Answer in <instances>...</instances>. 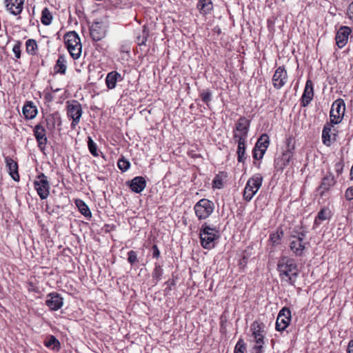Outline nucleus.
Here are the masks:
<instances>
[{
	"label": "nucleus",
	"instance_id": "f257e3e1",
	"mask_svg": "<svg viewBox=\"0 0 353 353\" xmlns=\"http://www.w3.org/2000/svg\"><path fill=\"white\" fill-rule=\"evenodd\" d=\"M277 270L282 281L294 285L299 271L293 259L288 256L280 258L277 263Z\"/></svg>",
	"mask_w": 353,
	"mask_h": 353
},
{
	"label": "nucleus",
	"instance_id": "f03ea898",
	"mask_svg": "<svg viewBox=\"0 0 353 353\" xmlns=\"http://www.w3.org/2000/svg\"><path fill=\"white\" fill-rule=\"evenodd\" d=\"M64 41L70 56L74 59H78L81 54L82 45L77 33L74 31L66 33Z\"/></svg>",
	"mask_w": 353,
	"mask_h": 353
},
{
	"label": "nucleus",
	"instance_id": "7ed1b4c3",
	"mask_svg": "<svg viewBox=\"0 0 353 353\" xmlns=\"http://www.w3.org/2000/svg\"><path fill=\"white\" fill-rule=\"evenodd\" d=\"M263 176L261 174H256L249 179L243 192L244 199L250 201L261 188Z\"/></svg>",
	"mask_w": 353,
	"mask_h": 353
},
{
	"label": "nucleus",
	"instance_id": "20e7f679",
	"mask_svg": "<svg viewBox=\"0 0 353 353\" xmlns=\"http://www.w3.org/2000/svg\"><path fill=\"white\" fill-rule=\"evenodd\" d=\"M214 209L213 202L206 199L199 200L194 208L196 216L199 220L207 219L213 212Z\"/></svg>",
	"mask_w": 353,
	"mask_h": 353
},
{
	"label": "nucleus",
	"instance_id": "39448f33",
	"mask_svg": "<svg viewBox=\"0 0 353 353\" xmlns=\"http://www.w3.org/2000/svg\"><path fill=\"white\" fill-rule=\"evenodd\" d=\"M83 114L81 105L79 101L72 100L67 101V115L72 119L71 128L74 129L75 126L79 123Z\"/></svg>",
	"mask_w": 353,
	"mask_h": 353
},
{
	"label": "nucleus",
	"instance_id": "423d86ee",
	"mask_svg": "<svg viewBox=\"0 0 353 353\" xmlns=\"http://www.w3.org/2000/svg\"><path fill=\"white\" fill-rule=\"evenodd\" d=\"M34 187L41 199H46L50 194V183L48 177L43 174L41 173L34 181Z\"/></svg>",
	"mask_w": 353,
	"mask_h": 353
},
{
	"label": "nucleus",
	"instance_id": "0eeeda50",
	"mask_svg": "<svg viewBox=\"0 0 353 353\" xmlns=\"http://www.w3.org/2000/svg\"><path fill=\"white\" fill-rule=\"evenodd\" d=\"M304 238L305 234L303 232H300L297 235H292L290 238V248L296 256H301L303 254V251L307 243Z\"/></svg>",
	"mask_w": 353,
	"mask_h": 353
},
{
	"label": "nucleus",
	"instance_id": "6e6552de",
	"mask_svg": "<svg viewBox=\"0 0 353 353\" xmlns=\"http://www.w3.org/2000/svg\"><path fill=\"white\" fill-rule=\"evenodd\" d=\"M345 110V103L342 99L336 100L332 105L330 117L332 124H338L341 121L344 116Z\"/></svg>",
	"mask_w": 353,
	"mask_h": 353
},
{
	"label": "nucleus",
	"instance_id": "1a4fd4ad",
	"mask_svg": "<svg viewBox=\"0 0 353 353\" xmlns=\"http://www.w3.org/2000/svg\"><path fill=\"white\" fill-rule=\"evenodd\" d=\"M294 145L288 143L286 150L282 155L274 160L275 168L278 170H283L286 167L294 156Z\"/></svg>",
	"mask_w": 353,
	"mask_h": 353
},
{
	"label": "nucleus",
	"instance_id": "9d476101",
	"mask_svg": "<svg viewBox=\"0 0 353 353\" xmlns=\"http://www.w3.org/2000/svg\"><path fill=\"white\" fill-rule=\"evenodd\" d=\"M291 318L290 310L288 307L282 308L277 316L276 330L279 332L285 330L289 325Z\"/></svg>",
	"mask_w": 353,
	"mask_h": 353
},
{
	"label": "nucleus",
	"instance_id": "9b49d317",
	"mask_svg": "<svg viewBox=\"0 0 353 353\" xmlns=\"http://www.w3.org/2000/svg\"><path fill=\"white\" fill-rule=\"evenodd\" d=\"M33 132L35 139L38 143L39 148L41 150H43L48 142L44 123L43 122H40L37 124L34 128Z\"/></svg>",
	"mask_w": 353,
	"mask_h": 353
},
{
	"label": "nucleus",
	"instance_id": "f8f14e48",
	"mask_svg": "<svg viewBox=\"0 0 353 353\" xmlns=\"http://www.w3.org/2000/svg\"><path fill=\"white\" fill-rule=\"evenodd\" d=\"M105 25L103 21H95L90 27V34L93 41L101 40L105 35Z\"/></svg>",
	"mask_w": 353,
	"mask_h": 353
},
{
	"label": "nucleus",
	"instance_id": "ddd939ff",
	"mask_svg": "<svg viewBox=\"0 0 353 353\" xmlns=\"http://www.w3.org/2000/svg\"><path fill=\"white\" fill-rule=\"evenodd\" d=\"M212 231V228L205 225L203 226L200 232V238L202 246L205 249H211L214 247L215 244L218 243V240L213 239L212 237H209V234Z\"/></svg>",
	"mask_w": 353,
	"mask_h": 353
},
{
	"label": "nucleus",
	"instance_id": "4468645a",
	"mask_svg": "<svg viewBox=\"0 0 353 353\" xmlns=\"http://www.w3.org/2000/svg\"><path fill=\"white\" fill-rule=\"evenodd\" d=\"M288 81V74L284 67H279L273 77L272 83L276 89H281Z\"/></svg>",
	"mask_w": 353,
	"mask_h": 353
},
{
	"label": "nucleus",
	"instance_id": "2eb2a0df",
	"mask_svg": "<svg viewBox=\"0 0 353 353\" xmlns=\"http://www.w3.org/2000/svg\"><path fill=\"white\" fill-rule=\"evenodd\" d=\"M46 305L50 310L57 311L63 305V299L57 292H52L47 295Z\"/></svg>",
	"mask_w": 353,
	"mask_h": 353
},
{
	"label": "nucleus",
	"instance_id": "dca6fc26",
	"mask_svg": "<svg viewBox=\"0 0 353 353\" xmlns=\"http://www.w3.org/2000/svg\"><path fill=\"white\" fill-rule=\"evenodd\" d=\"M6 10L12 15H19L23 10L24 0H3Z\"/></svg>",
	"mask_w": 353,
	"mask_h": 353
},
{
	"label": "nucleus",
	"instance_id": "f3484780",
	"mask_svg": "<svg viewBox=\"0 0 353 353\" xmlns=\"http://www.w3.org/2000/svg\"><path fill=\"white\" fill-rule=\"evenodd\" d=\"M252 335L256 344H264V325L254 321L251 325Z\"/></svg>",
	"mask_w": 353,
	"mask_h": 353
},
{
	"label": "nucleus",
	"instance_id": "a211bd4d",
	"mask_svg": "<svg viewBox=\"0 0 353 353\" xmlns=\"http://www.w3.org/2000/svg\"><path fill=\"white\" fill-rule=\"evenodd\" d=\"M351 29L347 26L341 27L336 34V43L339 48H343L348 40V37L351 33Z\"/></svg>",
	"mask_w": 353,
	"mask_h": 353
},
{
	"label": "nucleus",
	"instance_id": "6ab92c4d",
	"mask_svg": "<svg viewBox=\"0 0 353 353\" xmlns=\"http://www.w3.org/2000/svg\"><path fill=\"white\" fill-rule=\"evenodd\" d=\"M314 97V89L312 81L308 79L306 81L305 90L301 97V103L303 106H307L312 100Z\"/></svg>",
	"mask_w": 353,
	"mask_h": 353
},
{
	"label": "nucleus",
	"instance_id": "aec40b11",
	"mask_svg": "<svg viewBox=\"0 0 353 353\" xmlns=\"http://www.w3.org/2000/svg\"><path fill=\"white\" fill-rule=\"evenodd\" d=\"M130 188L135 193H141L146 187V181L143 176H136L128 181Z\"/></svg>",
	"mask_w": 353,
	"mask_h": 353
},
{
	"label": "nucleus",
	"instance_id": "412c9836",
	"mask_svg": "<svg viewBox=\"0 0 353 353\" xmlns=\"http://www.w3.org/2000/svg\"><path fill=\"white\" fill-rule=\"evenodd\" d=\"M6 168L8 170L9 174L15 181L19 180V174L18 172V164L11 157H6L5 158Z\"/></svg>",
	"mask_w": 353,
	"mask_h": 353
},
{
	"label": "nucleus",
	"instance_id": "4be33fe9",
	"mask_svg": "<svg viewBox=\"0 0 353 353\" xmlns=\"http://www.w3.org/2000/svg\"><path fill=\"white\" fill-rule=\"evenodd\" d=\"M122 77L120 73L117 71L109 72L105 78V84L108 89H114L116 87L117 82L121 81Z\"/></svg>",
	"mask_w": 353,
	"mask_h": 353
},
{
	"label": "nucleus",
	"instance_id": "5701e85b",
	"mask_svg": "<svg viewBox=\"0 0 353 353\" xmlns=\"http://www.w3.org/2000/svg\"><path fill=\"white\" fill-rule=\"evenodd\" d=\"M22 112L26 119H32L37 114V109L33 102L27 101L23 107Z\"/></svg>",
	"mask_w": 353,
	"mask_h": 353
},
{
	"label": "nucleus",
	"instance_id": "b1692460",
	"mask_svg": "<svg viewBox=\"0 0 353 353\" xmlns=\"http://www.w3.org/2000/svg\"><path fill=\"white\" fill-rule=\"evenodd\" d=\"M332 127V124H327L324 126L322 132L323 143L327 146H330L335 139V134H331Z\"/></svg>",
	"mask_w": 353,
	"mask_h": 353
},
{
	"label": "nucleus",
	"instance_id": "393cba45",
	"mask_svg": "<svg viewBox=\"0 0 353 353\" xmlns=\"http://www.w3.org/2000/svg\"><path fill=\"white\" fill-rule=\"evenodd\" d=\"M270 139L268 134H263L258 139L254 148L259 150L260 155L264 154L265 151L269 146Z\"/></svg>",
	"mask_w": 353,
	"mask_h": 353
},
{
	"label": "nucleus",
	"instance_id": "a878e982",
	"mask_svg": "<svg viewBox=\"0 0 353 353\" xmlns=\"http://www.w3.org/2000/svg\"><path fill=\"white\" fill-rule=\"evenodd\" d=\"M335 184V179L332 174H329L325 176L319 186V190H321V194H323L325 191L330 190V188Z\"/></svg>",
	"mask_w": 353,
	"mask_h": 353
},
{
	"label": "nucleus",
	"instance_id": "bb28decb",
	"mask_svg": "<svg viewBox=\"0 0 353 353\" xmlns=\"http://www.w3.org/2000/svg\"><path fill=\"white\" fill-rule=\"evenodd\" d=\"M66 59L65 57L63 54L59 55V58L57 61V63L54 67V71L55 73L65 74L67 69L66 65Z\"/></svg>",
	"mask_w": 353,
	"mask_h": 353
},
{
	"label": "nucleus",
	"instance_id": "cd10ccee",
	"mask_svg": "<svg viewBox=\"0 0 353 353\" xmlns=\"http://www.w3.org/2000/svg\"><path fill=\"white\" fill-rule=\"evenodd\" d=\"M57 122L59 123V125H60L61 122V118L57 113L51 114L45 118V123L48 129L50 130H52L54 128Z\"/></svg>",
	"mask_w": 353,
	"mask_h": 353
},
{
	"label": "nucleus",
	"instance_id": "c85d7f7f",
	"mask_svg": "<svg viewBox=\"0 0 353 353\" xmlns=\"http://www.w3.org/2000/svg\"><path fill=\"white\" fill-rule=\"evenodd\" d=\"M197 8L201 14H205L212 9V3L211 0H199Z\"/></svg>",
	"mask_w": 353,
	"mask_h": 353
},
{
	"label": "nucleus",
	"instance_id": "c756f323",
	"mask_svg": "<svg viewBox=\"0 0 353 353\" xmlns=\"http://www.w3.org/2000/svg\"><path fill=\"white\" fill-rule=\"evenodd\" d=\"M75 204L78 208L79 212L85 217L90 218L92 216V213L88 208V206L85 204V203L81 200L77 199L75 201Z\"/></svg>",
	"mask_w": 353,
	"mask_h": 353
},
{
	"label": "nucleus",
	"instance_id": "7c9ffc66",
	"mask_svg": "<svg viewBox=\"0 0 353 353\" xmlns=\"http://www.w3.org/2000/svg\"><path fill=\"white\" fill-rule=\"evenodd\" d=\"M250 121L245 117H241L239 119L236 126V130L243 132V134H248Z\"/></svg>",
	"mask_w": 353,
	"mask_h": 353
},
{
	"label": "nucleus",
	"instance_id": "2f4dec72",
	"mask_svg": "<svg viewBox=\"0 0 353 353\" xmlns=\"http://www.w3.org/2000/svg\"><path fill=\"white\" fill-rule=\"evenodd\" d=\"M330 216V212L327 209H321L314 220V225H319L323 221L328 219Z\"/></svg>",
	"mask_w": 353,
	"mask_h": 353
},
{
	"label": "nucleus",
	"instance_id": "473e14b6",
	"mask_svg": "<svg viewBox=\"0 0 353 353\" xmlns=\"http://www.w3.org/2000/svg\"><path fill=\"white\" fill-rule=\"evenodd\" d=\"M38 46L34 39H29L26 42V50L28 54L34 55L37 54Z\"/></svg>",
	"mask_w": 353,
	"mask_h": 353
},
{
	"label": "nucleus",
	"instance_id": "72a5a7b5",
	"mask_svg": "<svg viewBox=\"0 0 353 353\" xmlns=\"http://www.w3.org/2000/svg\"><path fill=\"white\" fill-rule=\"evenodd\" d=\"M238 143V148H237V155H238V161L244 163L246 159L245 156V142H237Z\"/></svg>",
	"mask_w": 353,
	"mask_h": 353
},
{
	"label": "nucleus",
	"instance_id": "f704fd0d",
	"mask_svg": "<svg viewBox=\"0 0 353 353\" xmlns=\"http://www.w3.org/2000/svg\"><path fill=\"white\" fill-rule=\"evenodd\" d=\"M149 36V31L147 29L146 26H144L143 27V30H141V33L137 37V43L139 46L145 45V43L148 40V37Z\"/></svg>",
	"mask_w": 353,
	"mask_h": 353
},
{
	"label": "nucleus",
	"instance_id": "c9c22d12",
	"mask_svg": "<svg viewBox=\"0 0 353 353\" xmlns=\"http://www.w3.org/2000/svg\"><path fill=\"white\" fill-rule=\"evenodd\" d=\"M52 16L49 10L46 8L42 10L41 21L45 26H48L51 23Z\"/></svg>",
	"mask_w": 353,
	"mask_h": 353
},
{
	"label": "nucleus",
	"instance_id": "e433bc0d",
	"mask_svg": "<svg viewBox=\"0 0 353 353\" xmlns=\"http://www.w3.org/2000/svg\"><path fill=\"white\" fill-rule=\"evenodd\" d=\"M162 275L163 269L161 268V266L159 263H156L154 264V268L152 273V278L156 279L157 281H159V280H161Z\"/></svg>",
	"mask_w": 353,
	"mask_h": 353
},
{
	"label": "nucleus",
	"instance_id": "4c0bfd02",
	"mask_svg": "<svg viewBox=\"0 0 353 353\" xmlns=\"http://www.w3.org/2000/svg\"><path fill=\"white\" fill-rule=\"evenodd\" d=\"M88 146L90 152L94 156V157H99V152L97 150V145L94 142V141L90 137H88Z\"/></svg>",
	"mask_w": 353,
	"mask_h": 353
},
{
	"label": "nucleus",
	"instance_id": "58836bf2",
	"mask_svg": "<svg viewBox=\"0 0 353 353\" xmlns=\"http://www.w3.org/2000/svg\"><path fill=\"white\" fill-rule=\"evenodd\" d=\"M283 232L282 230H277L276 232H274L270 234V239L274 245H277L279 243V241L283 236Z\"/></svg>",
	"mask_w": 353,
	"mask_h": 353
},
{
	"label": "nucleus",
	"instance_id": "ea45409f",
	"mask_svg": "<svg viewBox=\"0 0 353 353\" xmlns=\"http://www.w3.org/2000/svg\"><path fill=\"white\" fill-rule=\"evenodd\" d=\"M117 165L122 172H125L130 168V163L128 161L122 158L119 159L117 162Z\"/></svg>",
	"mask_w": 353,
	"mask_h": 353
},
{
	"label": "nucleus",
	"instance_id": "a19ab883",
	"mask_svg": "<svg viewBox=\"0 0 353 353\" xmlns=\"http://www.w3.org/2000/svg\"><path fill=\"white\" fill-rule=\"evenodd\" d=\"M21 42L20 41H17L13 46L12 52H14L17 59L21 58Z\"/></svg>",
	"mask_w": 353,
	"mask_h": 353
},
{
	"label": "nucleus",
	"instance_id": "79ce46f5",
	"mask_svg": "<svg viewBox=\"0 0 353 353\" xmlns=\"http://www.w3.org/2000/svg\"><path fill=\"white\" fill-rule=\"evenodd\" d=\"M137 252L134 250H130L128 252V261L133 265L134 263L137 262Z\"/></svg>",
	"mask_w": 353,
	"mask_h": 353
},
{
	"label": "nucleus",
	"instance_id": "37998d69",
	"mask_svg": "<svg viewBox=\"0 0 353 353\" xmlns=\"http://www.w3.org/2000/svg\"><path fill=\"white\" fill-rule=\"evenodd\" d=\"M234 139L237 142H245V139L248 137V134H243V132H239V130H236L234 132Z\"/></svg>",
	"mask_w": 353,
	"mask_h": 353
},
{
	"label": "nucleus",
	"instance_id": "c03bdc74",
	"mask_svg": "<svg viewBox=\"0 0 353 353\" xmlns=\"http://www.w3.org/2000/svg\"><path fill=\"white\" fill-rule=\"evenodd\" d=\"M245 350V343L242 339H240L237 342V343L235 346L234 353H244Z\"/></svg>",
	"mask_w": 353,
	"mask_h": 353
},
{
	"label": "nucleus",
	"instance_id": "a18cd8bd",
	"mask_svg": "<svg viewBox=\"0 0 353 353\" xmlns=\"http://www.w3.org/2000/svg\"><path fill=\"white\" fill-rule=\"evenodd\" d=\"M201 99L205 103H208L210 101L211 93L208 91L203 92L201 94Z\"/></svg>",
	"mask_w": 353,
	"mask_h": 353
},
{
	"label": "nucleus",
	"instance_id": "49530a36",
	"mask_svg": "<svg viewBox=\"0 0 353 353\" xmlns=\"http://www.w3.org/2000/svg\"><path fill=\"white\" fill-rule=\"evenodd\" d=\"M52 345H59V341L54 336H51L49 341L46 343L47 347H50Z\"/></svg>",
	"mask_w": 353,
	"mask_h": 353
},
{
	"label": "nucleus",
	"instance_id": "de8ad7c7",
	"mask_svg": "<svg viewBox=\"0 0 353 353\" xmlns=\"http://www.w3.org/2000/svg\"><path fill=\"white\" fill-rule=\"evenodd\" d=\"M345 196L347 200L353 199V186L347 189L345 191Z\"/></svg>",
	"mask_w": 353,
	"mask_h": 353
},
{
	"label": "nucleus",
	"instance_id": "09e8293b",
	"mask_svg": "<svg viewBox=\"0 0 353 353\" xmlns=\"http://www.w3.org/2000/svg\"><path fill=\"white\" fill-rule=\"evenodd\" d=\"M152 256L154 258H159L160 256V251L157 245H152Z\"/></svg>",
	"mask_w": 353,
	"mask_h": 353
},
{
	"label": "nucleus",
	"instance_id": "8fccbe9b",
	"mask_svg": "<svg viewBox=\"0 0 353 353\" xmlns=\"http://www.w3.org/2000/svg\"><path fill=\"white\" fill-rule=\"evenodd\" d=\"M263 155L264 154H261L260 155L259 150H257L256 148L253 149V157H254V159H258V160L261 159L263 158Z\"/></svg>",
	"mask_w": 353,
	"mask_h": 353
},
{
	"label": "nucleus",
	"instance_id": "3c124183",
	"mask_svg": "<svg viewBox=\"0 0 353 353\" xmlns=\"http://www.w3.org/2000/svg\"><path fill=\"white\" fill-rule=\"evenodd\" d=\"M210 232V234H209V237H212L213 239L218 240L219 239V231L216 230L215 228H212V231L211 232V230L209 231Z\"/></svg>",
	"mask_w": 353,
	"mask_h": 353
},
{
	"label": "nucleus",
	"instance_id": "603ef678",
	"mask_svg": "<svg viewBox=\"0 0 353 353\" xmlns=\"http://www.w3.org/2000/svg\"><path fill=\"white\" fill-rule=\"evenodd\" d=\"M254 350L255 353H263V344H255Z\"/></svg>",
	"mask_w": 353,
	"mask_h": 353
},
{
	"label": "nucleus",
	"instance_id": "864d4df0",
	"mask_svg": "<svg viewBox=\"0 0 353 353\" xmlns=\"http://www.w3.org/2000/svg\"><path fill=\"white\" fill-rule=\"evenodd\" d=\"M347 15L350 19H351L353 21V2H352L348 6Z\"/></svg>",
	"mask_w": 353,
	"mask_h": 353
},
{
	"label": "nucleus",
	"instance_id": "5fc2aeb1",
	"mask_svg": "<svg viewBox=\"0 0 353 353\" xmlns=\"http://www.w3.org/2000/svg\"><path fill=\"white\" fill-rule=\"evenodd\" d=\"M213 186L216 188L220 189L221 188V179L219 178V176L217 175L214 181H213Z\"/></svg>",
	"mask_w": 353,
	"mask_h": 353
},
{
	"label": "nucleus",
	"instance_id": "6e6d98bb",
	"mask_svg": "<svg viewBox=\"0 0 353 353\" xmlns=\"http://www.w3.org/2000/svg\"><path fill=\"white\" fill-rule=\"evenodd\" d=\"M343 168V164L342 163H337L335 165V170L337 172L338 174H341L342 173Z\"/></svg>",
	"mask_w": 353,
	"mask_h": 353
},
{
	"label": "nucleus",
	"instance_id": "4d7b16f0",
	"mask_svg": "<svg viewBox=\"0 0 353 353\" xmlns=\"http://www.w3.org/2000/svg\"><path fill=\"white\" fill-rule=\"evenodd\" d=\"M347 353H353V340H351L348 343Z\"/></svg>",
	"mask_w": 353,
	"mask_h": 353
},
{
	"label": "nucleus",
	"instance_id": "13d9d810",
	"mask_svg": "<svg viewBox=\"0 0 353 353\" xmlns=\"http://www.w3.org/2000/svg\"><path fill=\"white\" fill-rule=\"evenodd\" d=\"M121 51L123 52L128 53L130 51V48L128 46H122L121 47Z\"/></svg>",
	"mask_w": 353,
	"mask_h": 353
},
{
	"label": "nucleus",
	"instance_id": "bf43d9fd",
	"mask_svg": "<svg viewBox=\"0 0 353 353\" xmlns=\"http://www.w3.org/2000/svg\"><path fill=\"white\" fill-rule=\"evenodd\" d=\"M221 175H222V181H223L224 179H226L228 177V174L226 172H222Z\"/></svg>",
	"mask_w": 353,
	"mask_h": 353
},
{
	"label": "nucleus",
	"instance_id": "052dcab7",
	"mask_svg": "<svg viewBox=\"0 0 353 353\" xmlns=\"http://www.w3.org/2000/svg\"><path fill=\"white\" fill-rule=\"evenodd\" d=\"M165 284H170L171 285H175V282H174V280H172V281L169 280L168 281H167L165 283Z\"/></svg>",
	"mask_w": 353,
	"mask_h": 353
},
{
	"label": "nucleus",
	"instance_id": "680f3d73",
	"mask_svg": "<svg viewBox=\"0 0 353 353\" xmlns=\"http://www.w3.org/2000/svg\"><path fill=\"white\" fill-rule=\"evenodd\" d=\"M350 179L353 180V172L350 171Z\"/></svg>",
	"mask_w": 353,
	"mask_h": 353
}]
</instances>
